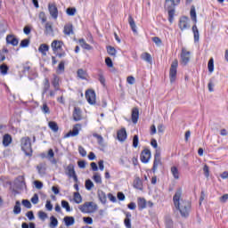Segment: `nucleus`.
I'll return each instance as SVG.
<instances>
[{
    "label": "nucleus",
    "instance_id": "nucleus-1",
    "mask_svg": "<svg viewBox=\"0 0 228 228\" xmlns=\"http://www.w3.org/2000/svg\"><path fill=\"white\" fill-rule=\"evenodd\" d=\"M173 202L175 209L179 211L181 216L187 218L190 216V211H191V202L188 200L183 199V189H178L173 196Z\"/></svg>",
    "mask_w": 228,
    "mask_h": 228
},
{
    "label": "nucleus",
    "instance_id": "nucleus-2",
    "mask_svg": "<svg viewBox=\"0 0 228 228\" xmlns=\"http://www.w3.org/2000/svg\"><path fill=\"white\" fill-rule=\"evenodd\" d=\"M191 19L193 20L194 25L192 26V33L194 37V42H199V38L200 34L199 33V28H197V12L195 11V7H192L190 12Z\"/></svg>",
    "mask_w": 228,
    "mask_h": 228
},
{
    "label": "nucleus",
    "instance_id": "nucleus-3",
    "mask_svg": "<svg viewBox=\"0 0 228 228\" xmlns=\"http://www.w3.org/2000/svg\"><path fill=\"white\" fill-rule=\"evenodd\" d=\"M21 151L26 154V156H31L33 154V148H31V138L23 137L20 140Z\"/></svg>",
    "mask_w": 228,
    "mask_h": 228
},
{
    "label": "nucleus",
    "instance_id": "nucleus-4",
    "mask_svg": "<svg viewBox=\"0 0 228 228\" xmlns=\"http://www.w3.org/2000/svg\"><path fill=\"white\" fill-rule=\"evenodd\" d=\"M177 67H179V61H177V59H175L171 63V67L169 69L170 83H175V79H177Z\"/></svg>",
    "mask_w": 228,
    "mask_h": 228
},
{
    "label": "nucleus",
    "instance_id": "nucleus-5",
    "mask_svg": "<svg viewBox=\"0 0 228 228\" xmlns=\"http://www.w3.org/2000/svg\"><path fill=\"white\" fill-rule=\"evenodd\" d=\"M78 208L82 213H94L97 207L94 206L93 202H86L85 204L80 205Z\"/></svg>",
    "mask_w": 228,
    "mask_h": 228
},
{
    "label": "nucleus",
    "instance_id": "nucleus-6",
    "mask_svg": "<svg viewBox=\"0 0 228 228\" xmlns=\"http://www.w3.org/2000/svg\"><path fill=\"white\" fill-rule=\"evenodd\" d=\"M178 28L181 31L190 29V18H188V16H182L178 21Z\"/></svg>",
    "mask_w": 228,
    "mask_h": 228
},
{
    "label": "nucleus",
    "instance_id": "nucleus-7",
    "mask_svg": "<svg viewBox=\"0 0 228 228\" xmlns=\"http://www.w3.org/2000/svg\"><path fill=\"white\" fill-rule=\"evenodd\" d=\"M63 45H64L63 41H60V40H53L51 44V47L54 54H56V53H60L63 51Z\"/></svg>",
    "mask_w": 228,
    "mask_h": 228
},
{
    "label": "nucleus",
    "instance_id": "nucleus-8",
    "mask_svg": "<svg viewBox=\"0 0 228 228\" xmlns=\"http://www.w3.org/2000/svg\"><path fill=\"white\" fill-rule=\"evenodd\" d=\"M159 165H161V151L159 150H156V152L154 155L152 171L156 172V170H158V167H159Z\"/></svg>",
    "mask_w": 228,
    "mask_h": 228
},
{
    "label": "nucleus",
    "instance_id": "nucleus-9",
    "mask_svg": "<svg viewBox=\"0 0 228 228\" xmlns=\"http://www.w3.org/2000/svg\"><path fill=\"white\" fill-rule=\"evenodd\" d=\"M180 63L184 66L190 63V51L186 50V48L182 49Z\"/></svg>",
    "mask_w": 228,
    "mask_h": 228
},
{
    "label": "nucleus",
    "instance_id": "nucleus-10",
    "mask_svg": "<svg viewBox=\"0 0 228 228\" xmlns=\"http://www.w3.org/2000/svg\"><path fill=\"white\" fill-rule=\"evenodd\" d=\"M48 12L54 20L58 19V7H56V4H48Z\"/></svg>",
    "mask_w": 228,
    "mask_h": 228
},
{
    "label": "nucleus",
    "instance_id": "nucleus-11",
    "mask_svg": "<svg viewBox=\"0 0 228 228\" xmlns=\"http://www.w3.org/2000/svg\"><path fill=\"white\" fill-rule=\"evenodd\" d=\"M86 99L89 104H95V91L87 90L86 92Z\"/></svg>",
    "mask_w": 228,
    "mask_h": 228
},
{
    "label": "nucleus",
    "instance_id": "nucleus-12",
    "mask_svg": "<svg viewBox=\"0 0 228 228\" xmlns=\"http://www.w3.org/2000/svg\"><path fill=\"white\" fill-rule=\"evenodd\" d=\"M150 159H151V151L148 149L143 150L141 153L142 163H147Z\"/></svg>",
    "mask_w": 228,
    "mask_h": 228
},
{
    "label": "nucleus",
    "instance_id": "nucleus-13",
    "mask_svg": "<svg viewBox=\"0 0 228 228\" xmlns=\"http://www.w3.org/2000/svg\"><path fill=\"white\" fill-rule=\"evenodd\" d=\"M63 33L67 37H70V35H74V26L72 25V23H67L64 26Z\"/></svg>",
    "mask_w": 228,
    "mask_h": 228
},
{
    "label": "nucleus",
    "instance_id": "nucleus-14",
    "mask_svg": "<svg viewBox=\"0 0 228 228\" xmlns=\"http://www.w3.org/2000/svg\"><path fill=\"white\" fill-rule=\"evenodd\" d=\"M117 136L119 142H126V140H127V132L126 131V128L118 130Z\"/></svg>",
    "mask_w": 228,
    "mask_h": 228
},
{
    "label": "nucleus",
    "instance_id": "nucleus-15",
    "mask_svg": "<svg viewBox=\"0 0 228 228\" xmlns=\"http://www.w3.org/2000/svg\"><path fill=\"white\" fill-rule=\"evenodd\" d=\"M132 122L133 124H138V119L140 118V110L138 108H134L132 110Z\"/></svg>",
    "mask_w": 228,
    "mask_h": 228
},
{
    "label": "nucleus",
    "instance_id": "nucleus-16",
    "mask_svg": "<svg viewBox=\"0 0 228 228\" xmlns=\"http://www.w3.org/2000/svg\"><path fill=\"white\" fill-rule=\"evenodd\" d=\"M79 129H81V125L80 124H77L74 126L72 131H69L66 136L69 138L70 136H77V134H79Z\"/></svg>",
    "mask_w": 228,
    "mask_h": 228
},
{
    "label": "nucleus",
    "instance_id": "nucleus-17",
    "mask_svg": "<svg viewBox=\"0 0 228 228\" xmlns=\"http://www.w3.org/2000/svg\"><path fill=\"white\" fill-rule=\"evenodd\" d=\"M6 43L10 44L11 45L17 46L19 45V39L13 35H8L6 37Z\"/></svg>",
    "mask_w": 228,
    "mask_h": 228
},
{
    "label": "nucleus",
    "instance_id": "nucleus-18",
    "mask_svg": "<svg viewBox=\"0 0 228 228\" xmlns=\"http://www.w3.org/2000/svg\"><path fill=\"white\" fill-rule=\"evenodd\" d=\"M82 118L81 109H79V107H75L73 111V120H75V122H79Z\"/></svg>",
    "mask_w": 228,
    "mask_h": 228
},
{
    "label": "nucleus",
    "instance_id": "nucleus-19",
    "mask_svg": "<svg viewBox=\"0 0 228 228\" xmlns=\"http://www.w3.org/2000/svg\"><path fill=\"white\" fill-rule=\"evenodd\" d=\"M49 88H51V82H49V78H45L43 81V91L42 95L45 96L47 92H49Z\"/></svg>",
    "mask_w": 228,
    "mask_h": 228
},
{
    "label": "nucleus",
    "instance_id": "nucleus-20",
    "mask_svg": "<svg viewBox=\"0 0 228 228\" xmlns=\"http://www.w3.org/2000/svg\"><path fill=\"white\" fill-rule=\"evenodd\" d=\"M12 140L13 139L12 138V135H10L9 134H5L3 137L4 147H9L10 144L12 143Z\"/></svg>",
    "mask_w": 228,
    "mask_h": 228
},
{
    "label": "nucleus",
    "instance_id": "nucleus-21",
    "mask_svg": "<svg viewBox=\"0 0 228 228\" xmlns=\"http://www.w3.org/2000/svg\"><path fill=\"white\" fill-rule=\"evenodd\" d=\"M47 159H49V161L51 162L52 165H56V163H58V160H56V159H54V151H53V149H50L48 151V154L46 156Z\"/></svg>",
    "mask_w": 228,
    "mask_h": 228
},
{
    "label": "nucleus",
    "instance_id": "nucleus-22",
    "mask_svg": "<svg viewBox=\"0 0 228 228\" xmlns=\"http://www.w3.org/2000/svg\"><path fill=\"white\" fill-rule=\"evenodd\" d=\"M63 220L66 227H70L76 224V219H74V216H65Z\"/></svg>",
    "mask_w": 228,
    "mask_h": 228
},
{
    "label": "nucleus",
    "instance_id": "nucleus-23",
    "mask_svg": "<svg viewBox=\"0 0 228 228\" xmlns=\"http://www.w3.org/2000/svg\"><path fill=\"white\" fill-rule=\"evenodd\" d=\"M74 175H76V170L74 169L73 164H69L66 167V175L69 177H72Z\"/></svg>",
    "mask_w": 228,
    "mask_h": 228
},
{
    "label": "nucleus",
    "instance_id": "nucleus-24",
    "mask_svg": "<svg viewBox=\"0 0 228 228\" xmlns=\"http://www.w3.org/2000/svg\"><path fill=\"white\" fill-rule=\"evenodd\" d=\"M137 206L139 208V210L142 211V209H145L147 208V201L143 198H139L137 200Z\"/></svg>",
    "mask_w": 228,
    "mask_h": 228
},
{
    "label": "nucleus",
    "instance_id": "nucleus-25",
    "mask_svg": "<svg viewBox=\"0 0 228 228\" xmlns=\"http://www.w3.org/2000/svg\"><path fill=\"white\" fill-rule=\"evenodd\" d=\"M54 33V29L53 28V23L46 22L45 25V34L53 35Z\"/></svg>",
    "mask_w": 228,
    "mask_h": 228
},
{
    "label": "nucleus",
    "instance_id": "nucleus-26",
    "mask_svg": "<svg viewBox=\"0 0 228 228\" xmlns=\"http://www.w3.org/2000/svg\"><path fill=\"white\" fill-rule=\"evenodd\" d=\"M52 85L55 90H60V77H58V75L53 74Z\"/></svg>",
    "mask_w": 228,
    "mask_h": 228
},
{
    "label": "nucleus",
    "instance_id": "nucleus-27",
    "mask_svg": "<svg viewBox=\"0 0 228 228\" xmlns=\"http://www.w3.org/2000/svg\"><path fill=\"white\" fill-rule=\"evenodd\" d=\"M134 188H135L136 190H141V191L143 190V183L142 182L140 177H137L134 179Z\"/></svg>",
    "mask_w": 228,
    "mask_h": 228
},
{
    "label": "nucleus",
    "instance_id": "nucleus-28",
    "mask_svg": "<svg viewBox=\"0 0 228 228\" xmlns=\"http://www.w3.org/2000/svg\"><path fill=\"white\" fill-rule=\"evenodd\" d=\"M81 47L83 49H86V51H92L94 49V47H92V45H90L89 44H87L86 41H85V39L81 38L78 40Z\"/></svg>",
    "mask_w": 228,
    "mask_h": 228
},
{
    "label": "nucleus",
    "instance_id": "nucleus-29",
    "mask_svg": "<svg viewBox=\"0 0 228 228\" xmlns=\"http://www.w3.org/2000/svg\"><path fill=\"white\" fill-rule=\"evenodd\" d=\"M97 194H98V199L102 202V204H106V202H108L105 192H103L102 191H98Z\"/></svg>",
    "mask_w": 228,
    "mask_h": 228
},
{
    "label": "nucleus",
    "instance_id": "nucleus-30",
    "mask_svg": "<svg viewBox=\"0 0 228 228\" xmlns=\"http://www.w3.org/2000/svg\"><path fill=\"white\" fill-rule=\"evenodd\" d=\"M38 51L43 54V56H47V52L49 51V45L46 44L40 45Z\"/></svg>",
    "mask_w": 228,
    "mask_h": 228
},
{
    "label": "nucleus",
    "instance_id": "nucleus-31",
    "mask_svg": "<svg viewBox=\"0 0 228 228\" xmlns=\"http://www.w3.org/2000/svg\"><path fill=\"white\" fill-rule=\"evenodd\" d=\"M49 128L53 132V133H58L60 127L58 126V123L54 121H50L48 123Z\"/></svg>",
    "mask_w": 228,
    "mask_h": 228
},
{
    "label": "nucleus",
    "instance_id": "nucleus-32",
    "mask_svg": "<svg viewBox=\"0 0 228 228\" xmlns=\"http://www.w3.org/2000/svg\"><path fill=\"white\" fill-rule=\"evenodd\" d=\"M12 211L14 215H20V212L22 211V208H20V201L17 200L15 202V206Z\"/></svg>",
    "mask_w": 228,
    "mask_h": 228
},
{
    "label": "nucleus",
    "instance_id": "nucleus-33",
    "mask_svg": "<svg viewBox=\"0 0 228 228\" xmlns=\"http://www.w3.org/2000/svg\"><path fill=\"white\" fill-rule=\"evenodd\" d=\"M128 23L130 25V28L134 33H136V23L134 22V20L133 19V16L128 17Z\"/></svg>",
    "mask_w": 228,
    "mask_h": 228
},
{
    "label": "nucleus",
    "instance_id": "nucleus-34",
    "mask_svg": "<svg viewBox=\"0 0 228 228\" xmlns=\"http://www.w3.org/2000/svg\"><path fill=\"white\" fill-rule=\"evenodd\" d=\"M93 180L96 184H102V177L101 176V174L99 173H94L93 175Z\"/></svg>",
    "mask_w": 228,
    "mask_h": 228
},
{
    "label": "nucleus",
    "instance_id": "nucleus-35",
    "mask_svg": "<svg viewBox=\"0 0 228 228\" xmlns=\"http://www.w3.org/2000/svg\"><path fill=\"white\" fill-rule=\"evenodd\" d=\"M175 6H176L175 0H166L165 8H167V10H171L174 9Z\"/></svg>",
    "mask_w": 228,
    "mask_h": 228
},
{
    "label": "nucleus",
    "instance_id": "nucleus-36",
    "mask_svg": "<svg viewBox=\"0 0 228 228\" xmlns=\"http://www.w3.org/2000/svg\"><path fill=\"white\" fill-rule=\"evenodd\" d=\"M73 200L76 204H81V202H83V198L81 197V194H79V192H74Z\"/></svg>",
    "mask_w": 228,
    "mask_h": 228
},
{
    "label": "nucleus",
    "instance_id": "nucleus-37",
    "mask_svg": "<svg viewBox=\"0 0 228 228\" xmlns=\"http://www.w3.org/2000/svg\"><path fill=\"white\" fill-rule=\"evenodd\" d=\"M171 174L174 179H179V169L177 168V167L175 166L171 167Z\"/></svg>",
    "mask_w": 228,
    "mask_h": 228
},
{
    "label": "nucleus",
    "instance_id": "nucleus-38",
    "mask_svg": "<svg viewBox=\"0 0 228 228\" xmlns=\"http://www.w3.org/2000/svg\"><path fill=\"white\" fill-rule=\"evenodd\" d=\"M61 208H63L67 213H70V211H72V208H70V204H69V201L65 200H61Z\"/></svg>",
    "mask_w": 228,
    "mask_h": 228
},
{
    "label": "nucleus",
    "instance_id": "nucleus-39",
    "mask_svg": "<svg viewBox=\"0 0 228 228\" xmlns=\"http://www.w3.org/2000/svg\"><path fill=\"white\" fill-rule=\"evenodd\" d=\"M142 60L144 61H147L148 63H151L152 61V57L149 53H144L141 55Z\"/></svg>",
    "mask_w": 228,
    "mask_h": 228
},
{
    "label": "nucleus",
    "instance_id": "nucleus-40",
    "mask_svg": "<svg viewBox=\"0 0 228 228\" xmlns=\"http://www.w3.org/2000/svg\"><path fill=\"white\" fill-rule=\"evenodd\" d=\"M77 77H79V79H86V71H85V69H79L77 71Z\"/></svg>",
    "mask_w": 228,
    "mask_h": 228
},
{
    "label": "nucleus",
    "instance_id": "nucleus-41",
    "mask_svg": "<svg viewBox=\"0 0 228 228\" xmlns=\"http://www.w3.org/2000/svg\"><path fill=\"white\" fill-rule=\"evenodd\" d=\"M50 227L51 228L58 227V219L54 217V216H52L50 217Z\"/></svg>",
    "mask_w": 228,
    "mask_h": 228
},
{
    "label": "nucleus",
    "instance_id": "nucleus-42",
    "mask_svg": "<svg viewBox=\"0 0 228 228\" xmlns=\"http://www.w3.org/2000/svg\"><path fill=\"white\" fill-rule=\"evenodd\" d=\"M63 72H65V61H62L58 65L57 73L61 74Z\"/></svg>",
    "mask_w": 228,
    "mask_h": 228
},
{
    "label": "nucleus",
    "instance_id": "nucleus-43",
    "mask_svg": "<svg viewBox=\"0 0 228 228\" xmlns=\"http://www.w3.org/2000/svg\"><path fill=\"white\" fill-rule=\"evenodd\" d=\"M76 8L75 7H69L67 10H66V13L67 15H69V17H74V15H76Z\"/></svg>",
    "mask_w": 228,
    "mask_h": 228
},
{
    "label": "nucleus",
    "instance_id": "nucleus-44",
    "mask_svg": "<svg viewBox=\"0 0 228 228\" xmlns=\"http://www.w3.org/2000/svg\"><path fill=\"white\" fill-rule=\"evenodd\" d=\"M107 53L108 54H110V56H117V50L115 49V47L108 46Z\"/></svg>",
    "mask_w": 228,
    "mask_h": 228
},
{
    "label": "nucleus",
    "instance_id": "nucleus-45",
    "mask_svg": "<svg viewBox=\"0 0 228 228\" xmlns=\"http://www.w3.org/2000/svg\"><path fill=\"white\" fill-rule=\"evenodd\" d=\"M208 72L211 73V72H213L215 70V61L213 60V58H211L208 61Z\"/></svg>",
    "mask_w": 228,
    "mask_h": 228
},
{
    "label": "nucleus",
    "instance_id": "nucleus-46",
    "mask_svg": "<svg viewBox=\"0 0 228 228\" xmlns=\"http://www.w3.org/2000/svg\"><path fill=\"white\" fill-rule=\"evenodd\" d=\"M41 110L43 111V113H45V115H49V113H51V110L49 109V106L45 102L43 103L42 107H41Z\"/></svg>",
    "mask_w": 228,
    "mask_h": 228
},
{
    "label": "nucleus",
    "instance_id": "nucleus-47",
    "mask_svg": "<svg viewBox=\"0 0 228 228\" xmlns=\"http://www.w3.org/2000/svg\"><path fill=\"white\" fill-rule=\"evenodd\" d=\"M168 10V20L169 22H174V15L175 13V10L174 9H167Z\"/></svg>",
    "mask_w": 228,
    "mask_h": 228
},
{
    "label": "nucleus",
    "instance_id": "nucleus-48",
    "mask_svg": "<svg viewBox=\"0 0 228 228\" xmlns=\"http://www.w3.org/2000/svg\"><path fill=\"white\" fill-rule=\"evenodd\" d=\"M0 72L3 76H6V74H8V66L6 64H2L0 66Z\"/></svg>",
    "mask_w": 228,
    "mask_h": 228
},
{
    "label": "nucleus",
    "instance_id": "nucleus-49",
    "mask_svg": "<svg viewBox=\"0 0 228 228\" xmlns=\"http://www.w3.org/2000/svg\"><path fill=\"white\" fill-rule=\"evenodd\" d=\"M21 204L24 208H27V209H31L32 208L31 201H29V200H22Z\"/></svg>",
    "mask_w": 228,
    "mask_h": 228
},
{
    "label": "nucleus",
    "instance_id": "nucleus-50",
    "mask_svg": "<svg viewBox=\"0 0 228 228\" xmlns=\"http://www.w3.org/2000/svg\"><path fill=\"white\" fill-rule=\"evenodd\" d=\"M98 80L100 81L101 85H102V86H106V78L102 73L98 74Z\"/></svg>",
    "mask_w": 228,
    "mask_h": 228
},
{
    "label": "nucleus",
    "instance_id": "nucleus-51",
    "mask_svg": "<svg viewBox=\"0 0 228 228\" xmlns=\"http://www.w3.org/2000/svg\"><path fill=\"white\" fill-rule=\"evenodd\" d=\"M20 47L25 48V47H29V39L26 38L21 40L20 44Z\"/></svg>",
    "mask_w": 228,
    "mask_h": 228
},
{
    "label": "nucleus",
    "instance_id": "nucleus-52",
    "mask_svg": "<svg viewBox=\"0 0 228 228\" xmlns=\"http://www.w3.org/2000/svg\"><path fill=\"white\" fill-rule=\"evenodd\" d=\"M92 188H94V182H92V180H86V190H92Z\"/></svg>",
    "mask_w": 228,
    "mask_h": 228
},
{
    "label": "nucleus",
    "instance_id": "nucleus-53",
    "mask_svg": "<svg viewBox=\"0 0 228 228\" xmlns=\"http://www.w3.org/2000/svg\"><path fill=\"white\" fill-rule=\"evenodd\" d=\"M93 136H94V138H97L98 143H99L100 145H102V143H103V142H104V138H102V135H99V134H94Z\"/></svg>",
    "mask_w": 228,
    "mask_h": 228
},
{
    "label": "nucleus",
    "instance_id": "nucleus-54",
    "mask_svg": "<svg viewBox=\"0 0 228 228\" xmlns=\"http://www.w3.org/2000/svg\"><path fill=\"white\" fill-rule=\"evenodd\" d=\"M139 142H140V141H139L138 135H134V138H133V147L134 149H136V147H138V143Z\"/></svg>",
    "mask_w": 228,
    "mask_h": 228
},
{
    "label": "nucleus",
    "instance_id": "nucleus-55",
    "mask_svg": "<svg viewBox=\"0 0 228 228\" xmlns=\"http://www.w3.org/2000/svg\"><path fill=\"white\" fill-rule=\"evenodd\" d=\"M78 152H79L80 156H82V158H85L86 156V150H85V148H83V146L78 147Z\"/></svg>",
    "mask_w": 228,
    "mask_h": 228
},
{
    "label": "nucleus",
    "instance_id": "nucleus-56",
    "mask_svg": "<svg viewBox=\"0 0 228 228\" xmlns=\"http://www.w3.org/2000/svg\"><path fill=\"white\" fill-rule=\"evenodd\" d=\"M83 220H84L85 224H87L88 225H92V224H94V219L90 216L83 217Z\"/></svg>",
    "mask_w": 228,
    "mask_h": 228
},
{
    "label": "nucleus",
    "instance_id": "nucleus-57",
    "mask_svg": "<svg viewBox=\"0 0 228 228\" xmlns=\"http://www.w3.org/2000/svg\"><path fill=\"white\" fill-rule=\"evenodd\" d=\"M38 216L40 218V220H45L47 218V213L44 212V211H39L38 212Z\"/></svg>",
    "mask_w": 228,
    "mask_h": 228
},
{
    "label": "nucleus",
    "instance_id": "nucleus-58",
    "mask_svg": "<svg viewBox=\"0 0 228 228\" xmlns=\"http://www.w3.org/2000/svg\"><path fill=\"white\" fill-rule=\"evenodd\" d=\"M105 63L107 65V67H109L110 69H111V67H113V61H111V58L107 57L105 59Z\"/></svg>",
    "mask_w": 228,
    "mask_h": 228
},
{
    "label": "nucleus",
    "instance_id": "nucleus-59",
    "mask_svg": "<svg viewBox=\"0 0 228 228\" xmlns=\"http://www.w3.org/2000/svg\"><path fill=\"white\" fill-rule=\"evenodd\" d=\"M203 172H204L205 177H209V167L208 165H205L203 167Z\"/></svg>",
    "mask_w": 228,
    "mask_h": 228
},
{
    "label": "nucleus",
    "instance_id": "nucleus-60",
    "mask_svg": "<svg viewBox=\"0 0 228 228\" xmlns=\"http://www.w3.org/2000/svg\"><path fill=\"white\" fill-rule=\"evenodd\" d=\"M30 200H31L32 204H37L38 203V194L35 193Z\"/></svg>",
    "mask_w": 228,
    "mask_h": 228
},
{
    "label": "nucleus",
    "instance_id": "nucleus-61",
    "mask_svg": "<svg viewBox=\"0 0 228 228\" xmlns=\"http://www.w3.org/2000/svg\"><path fill=\"white\" fill-rule=\"evenodd\" d=\"M152 41L156 45H161V39L158 37H152Z\"/></svg>",
    "mask_w": 228,
    "mask_h": 228
},
{
    "label": "nucleus",
    "instance_id": "nucleus-62",
    "mask_svg": "<svg viewBox=\"0 0 228 228\" xmlns=\"http://www.w3.org/2000/svg\"><path fill=\"white\" fill-rule=\"evenodd\" d=\"M26 216L28 220H33L35 218V214H33V211H28L27 212Z\"/></svg>",
    "mask_w": 228,
    "mask_h": 228
},
{
    "label": "nucleus",
    "instance_id": "nucleus-63",
    "mask_svg": "<svg viewBox=\"0 0 228 228\" xmlns=\"http://www.w3.org/2000/svg\"><path fill=\"white\" fill-rule=\"evenodd\" d=\"M220 202H222L223 204H225V202H227L228 200V194H224L223 195L220 199H219Z\"/></svg>",
    "mask_w": 228,
    "mask_h": 228
},
{
    "label": "nucleus",
    "instance_id": "nucleus-64",
    "mask_svg": "<svg viewBox=\"0 0 228 228\" xmlns=\"http://www.w3.org/2000/svg\"><path fill=\"white\" fill-rule=\"evenodd\" d=\"M124 224L126 228H132V225H131V219H125L124 220Z\"/></svg>",
    "mask_w": 228,
    "mask_h": 228
}]
</instances>
